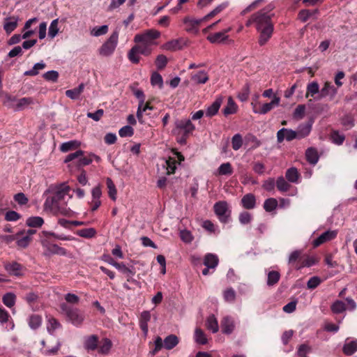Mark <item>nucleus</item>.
Instances as JSON below:
<instances>
[{"instance_id": "obj_1", "label": "nucleus", "mask_w": 357, "mask_h": 357, "mask_svg": "<svg viewBox=\"0 0 357 357\" xmlns=\"http://www.w3.org/2000/svg\"><path fill=\"white\" fill-rule=\"evenodd\" d=\"M273 8V7L269 5L254 13L246 24L247 26H250L251 24H255L256 29L259 33L258 43L260 46L266 45L272 37L274 25L271 20L273 14L271 13V11Z\"/></svg>"}, {"instance_id": "obj_2", "label": "nucleus", "mask_w": 357, "mask_h": 357, "mask_svg": "<svg viewBox=\"0 0 357 357\" xmlns=\"http://www.w3.org/2000/svg\"><path fill=\"white\" fill-rule=\"evenodd\" d=\"M69 190V186L63 183L57 186H51L45 192L52 193V195L47 197L44 203L45 208L50 209L54 214L70 217L72 211L67 206L66 200Z\"/></svg>"}, {"instance_id": "obj_3", "label": "nucleus", "mask_w": 357, "mask_h": 357, "mask_svg": "<svg viewBox=\"0 0 357 357\" xmlns=\"http://www.w3.org/2000/svg\"><path fill=\"white\" fill-rule=\"evenodd\" d=\"M62 313H63L68 320L75 326H79L84 320V313L79 309L63 303L60 305Z\"/></svg>"}, {"instance_id": "obj_4", "label": "nucleus", "mask_w": 357, "mask_h": 357, "mask_svg": "<svg viewBox=\"0 0 357 357\" xmlns=\"http://www.w3.org/2000/svg\"><path fill=\"white\" fill-rule=\"evenodd\" d=\"M151 46L142 43H137L134 45L128 53V58L132 63H138L140 60L139 54L149 56L151 54Z\"/></svg>"}, {"instance_id": "obj_5", "label": "nucleus", "mask_w": 357, "mask_h": 357, "mask_svg": "<svg viewBox=\"0 0 357 357\" xmlns=\"http://www.w3.org/2000/svg\"><path fill=\"white\" fill-rule=\"evenodd\" d=\"M75 160H76V165L78 168L89 165L92 162L91 153H89L88 155H84V151L82 150H77L74 153L68 154L66 157L64 162L68 163Z\"/></svg>"}, {"instance_id": "obj_6", "label": "nucleus", "mask_w": 357, "mask_h": 357, "mask_svg": "<svg viewBox=\"0 0 357 357\" xmlns=\"http://www.w3.org/2000/svg\"><path fill=\"white\" fill-rule=\"evenodd\" d=\"M118 39L119 31L116 29L100 48V54L105 56L111 55L116 47Z\"/></svg>"}, {"instance_id": "obj_7", "label": "nucleus", "mask_w": 357, "mask_h": 357, "mask_svg": "<svg viewBox=\"0 0 357 357\" xmlns=\"http://www.w3.org/2000/svg\"><path fill=\"white\" fill-rule=\"evenodd\" d=\"M160 33L154 29H149L145 32L139 34H136L134 38V41L136 43H142L149 46L154 44V40L158 38Z\"/></svg>"}, {"instance_id": "obj_8", "label": "nucleus", "mask_w": 357, "mask_h": 357, "mask_svg": "<svg viewBox=\"0 0 357 357\" xmlns=\"http://www.w3.org/2000/svg\"><path fill=\"white\" fill-rule=\"evenodd\" d=\"M280 98L276 96H273V100L270 102L260 105L259 102H252L253 112L256 114H265L272 110L275 106L279 105Z\"/></svg>"}, {"instance_id": "obj_9", "label": "nucleus", "mask_w": 357, "mask_h": 357, "mask_svg": "<svg viewBox=\"0 0 357 357\" xmlns=\"http://www.w3.org/2000/svg\"><path fill=\"white\" fill-rule=\"evenodd\" d=\"M213 208L215 213L221 222L227 223L229 222L231 211L229 209L227 202L220 201L216 202L214 204Z\"/></svg>"}, {"instance_id": "obj_10", "label": "nucleus", "mask_w": 357, "mask_h": 357, "mask_svg": "<svg viewBox=\"0 0 357 357\" xmlns=\"http://www.w3.org/2000/svg\"><path fill=\"white\" fill-rule=\"evenodd\" d=\"M176 130L178 131V133L182 132V139L185 141L186 138L195 129V126L192 124L190 120H180L175 123Z\"/></svg>"}, {"instance_id": "obj_11", "label": "nucleus", "mask_w": 357, "mask_h": 357, "mask_svg": "<svg viewBox=\"0 0 357 357\" xmlns=\"http://www.w3.org/2000/svg\"><path fill=\"white\" fill-rule=\"evenodd\" d=\"M4 268L10 275L21 277L24 274L26 268L16 261L6 262L4 264Z\"/></svg>"}, {"instance_id": "obj_12", "label": "nucleus", "mask_w": 357, "mask_h": 357, "mask_svg": "<svg viewBox=\"0 0 357 357\" xmlns=\"http://www.w3.org/2000/svg\"><path fill=\"white\" fill-rule=\"evenodd\" d=\"M286 139L287 141L290 142L294 139H298V133L291 129L282 128L277 132V140L278 143H281Z\"/></svg>"}, {"instance_id": "obj_13", "label": "nucleus", "mask_w": 357, "mask_h": 357, "mask_svg": "<svg viewBox=\"0 0 357 357\" xmlns=\"http://www.w3.org/2000/svg\"><path fill=\"white\" fill-rule=\"evenodd\" d=\"M337 234L336 231H326L314 239L312 245L314 248H317L327 241L334 239L337 236Z\"/></svg>"}, {"instance_id": "obj_14", "label": "nucleus", "mask_w": 357, "mask_h": 357, "mask_svg": "<svg viewBox=\"0 0 357 357\" xmlns=\"http://www.w3.org/2000/svg\"><path fill=\"white\" fill-rule=\"evenodd\" d=\"M98 344L99 337L97 335H91L84 338V347L88 352L98 350Z\"/></svg>"}, {"instance_id": "obj_15", "label": "nucleus", "mask_w": 357, "mask_h": 357, "mask_svg": "<svg viewBox=\"0 0 357 357\" xmlns=\"http://www.w3.org/2000/svg\"><path fill=\"white\" fill-rule=\"evenodd\" d=\"M256 196L252 193L245 194L241 200V204L245 209L252 210L256 207Z\"/></svg>"}, {"instance_id": "obj_16", "label": "nucleus", "mask_w": 357, "mask_h": 357, "mask_svg": "<svg viewBox=\"0 0 357 357\" xmlns=\"http://www.w3.org/2000/svg\"><path fill=\"white\" fill-rule=\"evenodd\" d=\"M205 21L203 18L195 20L186 17L183 19V23L185 25V31L188 32H197L199 24Z\"/></svg>"}, {"instance_id": "obj_17", "label": "nucleus", "mask_w": 357, "mask_h": 357, "mask_svg": "<svg viewBox=\"0 0 357 357\" xmlns=\"http://www.w3.org/2000/svg\"><path fill=\"white\" fill-rule=\"evenodd\" d=\"M231 29L229 27L222 31L210 34L207 36V40L211 43H220L224 42L228 38V36H227L226 33L230 31Z\"/></svg>"}, {"instance_id": "obj_18", "label": "nucleus", "mask_w": 357, "mask_h": 357, "mask_svg": "<svg viewBox=\"0 0 357 357\" xmlns=\"http://www.w3.org/2000/svg\"><path fill=\"white\" fill-rule=\"evenodd\" d=\"M185 45V42L183 38L172 40L163 45V48L168 51L174 52L181 50Z\"/></svg>"}, {"instance_id": "obj_19", "label": "nucleus", "mask_w": 357, "mask_h": 357, "mask_svg": "<svg viewBox=\"0 0 357 357\" xmlns=\"http://www.w3.org/2000/svg\"><path fill=\"white\" fill-rule=\"evenodd\" d=\"M234 327V321L231 317H225L221 321L222 332L225 334H231Z\"/></svg>"}, {"instance_id": "obj_20", "label": "nucleus", "mask_w": 357, "mask_h": 357, "mask_svg": "<svg viewBox=\"0 0 357 357\" xmlns=\"http://www.w3.org/2000/svg\"><path fill=\"white\" fill-rule=\"evenodd\" d=\"M357 351V340H349L347 339L342 348L346 356H351Z\"/></svg>"}, {"instance_id": "obj_21", "label": "nucleus", "mask_w": 357, "mask_h": 357, "mask_svg": "<svg viewBox=\"0 0 357 357\" xmlns=\"http://www.w3.org/2000/svg\"><path fill=\"white\" fill-rule=\"evenodd\" d=\"M219 263V259L216 255L212 253H207L204 258V265L211 268V269H215Z\"/></svg>"}, {"instance_id": "obj_22", "label": "nucleus", "mask_w": 357, "mask_h": 357, "mask_svg": "<svg viewBox=\"0 0 357 357\" xmlns=\"http://www.w3.org/2000/svg\"><path fill=\"white\" fill-rule=\"evenodd\" d=\"M151 313L149 311H143L139 317V326L144 334L148 333V323L151 320Z\"/></svg>"}, {"instance_id": "obj_23", "label": "nucleus", "mask_w": 357, "mask_h": 357, "mask_svg": "<svg viewBox=\"0 0 357 357\" xmlns=\"http://www.w3.org/2000/svg\"><path fill=\"white\" fill-rule=\"evenodd\" d=\"M32 238L24 234V231L17 233V245L21 248H26L31 242Z\"/></svg>"}, {"instance_id": "obj_24", "label": "nucleus", "mask_w": 357, "mask_h": 357, "mask_svg": "<svg viewBox=\"0 0 357 357\" xmlns=\"http://www.w3.org/2000/svg\"><path fill=\"white\" fill-rule=\"evenodd\" d=\"M81 145V142L77 140H70L60 145L59 150L63 153H67L70 151L77 149Z\"/></svg>"}, {"instance_id": "obj_25", "label": "nucleus", "mask_w": 357, "mask_h": 357, "mask_svg": "<svg viewBox=\"0 0 357 357\" xmlns=\"http://www.w3.org/2000/svg\"><path fill=\"white\" fill-rule=\"evenodd\" d=\"M46 247L47 252L52 255H58L61 256H66L67 255V250L56 244L48 242L47 243Z\"/></svg>"}, {"instance_id": "obj_26", "label": "nucleus", "mask_w": 357, "mask_h": 357, "mask_svg": "<svg viewBox=\"0 0 357 357\" xmlns=\"http://www.w3.org/2000/svg\"><path fill=\"white\" fill-rule=\"evenodd\" d=\"M229 5V1H225L218 6H217L212 11H211L208 14L203 17L204 20H208L213 17H214L218 14L220 13L225 9H226Z\"/></svg>"}, {"instance_id": "obj_27", "label": "nucleus", "mask_w": 357, "mask_h": 357, "mask_svg": "<svg viewBox=\"0 0 357 357\" xmlns=\"http://www.w3.org/2000/svg\"><path fill=\"white\" fill-rule=\"evenodd\" d=\"M112 346V341L108 338H103L99 340L98 351L100 354H107L109 353Z\"/></svg>"}, {"instance_id": "obj_28", "label": "nucleus", "mask_w": 357, "mask_h": 357, "mask_svg": "<svg viewBox=\"0 0 357 357\" xmlns=\"http://www.w3.org/2000/svg\"><path fill=\"white\" fill-rule=\"evenodd\" d=\"M237 109L238 106L236 103L234 102V100L231 96L229 97L227 100V104L223 109L224 115L227 116L228 115L235 114L236 113Z\"/></svg>"}, {"instance_id": "obj_29", "label": "nucleus", "mask_w": 357, "mask_h": 357, "mask_svg": "<svg viewBox=\"0 0 357 357\" xmlns=\"http://www.w3.org/2000/svg\"><path fill=\"white\" fill-rule=\"evenodd\" d=\"M208 75L204 70H200L192 74L191 79L196 84H205L208 80Z\"/></svg>"}, {"instance_id": "obj_30", "label": "nucleus", "mask_w": 357, "mask_h": 357, "mask_svg": "<svg viewBox=\"0 0 357 357\" xmlns=\"http://www.w3.org/2000/svg\"><path fill=\"white\" fill-rule=\"evenodd\" d=\"M222 104V99L220 98H217L206 109V115L211 117L215 115Z\"/></svg>"}, {"instance_id": "obj_31", "label": "nucleus", "mask_w": 357, "mask_h": 357, "mask_svg": "<svg viewBox=\"0 0 357 357\" xmlns=\"http://www.w3.org/2000/svg\"><path fill=\"white\" fill-rule=\"evenodd\" d=\"M178 342L179 340L176 335H169L164 340V347L167 350H170L175 347Z\"/></svg>"}, {"instance_id": "obj_32", "label": "nucleus", "mask_w": 357, "mask_h": 357, "mask_svg": "<svg viewBox=\"0 0 357 357\" xmlns=\"http://www.w3.org/2000/svg\"><path fill=\"white\" fill-rule=\"evenodd\" d=\"M319 10L317 9H314L312 10L303 9L299 11L298 17V19L303 22H307L311 17L318 13Z\"/></svg>"}, {"instance_id": "obj_33", "label": "nucleus", "mask_w": 357, "mask_h": 357, "mask_svg": "<svg viewBox=\"0 0 357 357\" xmlns=\"http://www.w3.org/2000/svg\"><path fill=\"white\" fill-rule=\"evenodd\" d=\"M312 126L309 123L301 124L298 126L296 132L298 133V139H301L307 137L311 131Z\"/></svg>"}, {"instance_id": "obj_34", "label": "nucleus", "mask_w": 357, "mask_h": 357, "mask_svg": "<svg viewBox=\"0 0 357 357\" xmlns=\"http://www.w3.org/2000/svg\"><path fill=\"white\" fill-rule=\"evenodd\" d=\"M233 174V168L230 162H225L220 165L217 170L218 175H231Z\"/></svg>"}, {"instance_id": "obj_35", "label": "nucleus", "mask_w": 357, "mask_h": 357, "mask_svg": "<svg viewBox=\"0 0 357 357\" xmlns=\"http://www.w3.org/2000/svg\"><path fill=\"white\" fill-rule=\"evenodd\" d=\"M17 26V19L15 17L6 19L3 28L7 33H10L13 31Z\"/></svg>"}, {"instance_id": "obj_36", "label": "nucleus", "mask_w": 357, "mask_h": 357, "mask_svg": "<svg viewBox=\"0 0 357 357\" xmlns=\"http://www.w3.org/2000/svg\"><path fill=\"white\" fill-rule=\"evenodd\" d=\"M3 303L8 307H13L16 302V296L11 292L5 294L2 298Z\"/></svg>"}, {"instance_id": "obj_37", "label": "nucleus", "mask_w": 357, "mask_h": 357, "mask_svg": "<svg viewBox=\"0 0 357 357\" xmlns=\"http://www.w3.org/2000/svg\"><path fill=\"white\" fill-rule=\"evenodd\" d=\"M305 155H306L307 160L310 164L315 165L318 162L319 156L317 154V151L315 149L308 148L306 150Z\"/></svg>"}, {"instance_id": "obj_38", "label": "nucleus", "mask_w": 357, "mask_h": 357, "mask_svg": "<svg viewBox=\"0 0 357 357\" xmlns=\"http://www.w3.org/2000/svg\"><path fill=\"white\" fill-rule=\"evenodd\" d=\"M206 328L211 331L213 333H217L218 331V320L214 315H210L206 322Z\"/></svg>"}, {"instance_id": "obj_39", "label": "nucleus", "mask_w": 357, "mask_h": 357, "mask_svg": "<svg viewBox=\"0 0 357 357\" xmlns=\"http://www.w3.org/2000/svg\"><path fill=\"white\" fill-rule=\"evenodd\" d=\"M44 223V220L39 216L29 218L26 221V225L29 227H40Z\"/></svg>"}, {"instance_id": "obj_40", "label": "nucleus", "mask_w": 357, "mask_h": 357, "mask_svg": "<svg viewBox=\"0 0 357 357\" xmlns=\"http://www.w3.org/2000/svg\"><path fill=\"white\" fill-rule=\"evenodd\" d=\"M46 67V64L45 63L40 62L36 63L32 69L25 71L24 75L25 76H36L39 73L40 70H43Z\"/></svg>"}, {"instance_id": "obj_41", "label": "nucleus", "mask_w": 357, "mask_h": 357, "mask_svg": "<svg viewBox=\"0 0 357 357\" xmlns=\"http://www.w3.org/2000/svg\"><path fill=\"white\" fill-rule=\"evenodd\" d=\"M106 185L108 189L109 197L113 200L116 199L117 190L116 186L110 178H107L106 180Z\"/></svg>"}, {"instance_id": "obj_42", "label": "nucleus", "mask_w": 357, "mask_h": 357, "mask_svg": "<svg viewBox=\"0 0 357 357\" xmlns=\"http://www.w3.org/2000/svg\"><path fill=\"white\" fill-rule=\"evenodd\" d=\"M285 176L289 181L296 183L299 177V173L296 168L291 167L287 170Z\"/></svg>"}, {"instance_id": "obj_43", "label": "nucleus", "mask_w": 357, "mask_h": 357, "mask_svg": "<svg viewBox=\"0 0 357 357\" xmlns=\"http://www.w3.org/2000/svg\"><path fill=\"white\" fill-rule=\"evenodd\" d=\"M76 234L81 237L91 238L96 236V231L93 228H84L77 230Z\"/></svg>"}, {"instance_id": "obj_44", "label": "nucleus", "mask_w": 357, "mask_h": 357, "mask_svg": "<svg viewBox=\"0 0 357 357\" xmlns=\"http://www.w3.org/2000/svg\"><path fill=\"white\" fill-rule=\"evenodd\" d=\"M61 325L57 319L54 317H50L47 320V329L50 334H53L54 332L59 328H61Z\"/></svg>"}, {"instance_id": "obj_45", "label": "nucleus", "mask_w": 357, "mask_h": 357, "mask_svg": "<svg viewBox=\"0 0 357 357\" xmlns=\"http://www.w3.org/2000/svg\"><path fill=\"white\" fill-rule=\"evenodd\" d=\"M280 278V274L278 271H271L268 273L267 284L268 286H273L276 284Z\"/></svg>"}, {"instance_id": "obj_46", "label": "nucleus", "mask_w": 357, "mask_h": 357, "mask_svg": "<svg viewBox=\"0 0 357 357\" xmlns=\"http://www.w3.org/2000/svg\"><path fill=\"white\" fill-rule=\"evenodd\" d=\"M195 340L197 343L199 344H206L207 343V338L206 337L204 331L199 328H197L195 331Z\"/></svg>"}, {"instance_id": "obj_47", "label": "nucleus", "mask_w": 357, "mask_h": 357, "mask_svg": "<svg viewBox=\"0 0 357 357\" xmlns=\"http://www.w3.org/2000/svg\"><path fill=\"white\" fill-rule=\"evenodd\" d=\"M116 268L126 275L127 278H132L135 273L134 268H129L123 262H119L118 264H116Z\"/></svg>"}, {"instance_id": "obj_48", "label": "nucleus", "mask_w": 357, "mask_h": 357, "mask_svg": "<svg viewBox=\"0 0 357 357\" xmlns=\"http://www.w3.org/2000/svg\"><path fill=\"white\" fill-rule=\"evenodd\" d=\"M319 91V86L317 82H312L307 84V92L305 97L308 96L314 97L315 94L318 93Z\"/></svg>"}, {"instance_id": "obj_49", "label": "nucleus", "mask_w": 357, "mask_h": 357, "mask_svg": "<svg viewBox=\"0 0 357 357\" xmlns=\"http://www.w3.org/2000/svg\"><path fill=\"white\" fill-rule=\"evenodd\" d=\"M278 206V201L275 198H268L264 201V208L267 212L274 211Z\"/></svg>"}, {"instance_id": "obj_50", "label": "nucleus", "mask_w": 357, "mask_h": 357, "mask_svg": "<svg viewBox=\"0 0 357 357\" xmlns=\"http://www.w3.org/2000/svg\"><path fill=\"white\" fill-rule=\"evenodd\" d=\"M275 185L278 190L280 192H287L291 187V185L282 176L278 178Z\"/></svg>"}, {"instance_id": "obj_51", "label": "nucleus", "mask_w": 357, "mask_h": 357, "mask_svg": "<svg viewBox=\"0 0 357 357\" xmlns=\"http://www.w3.org/2000/svg\"><path fill=\"white\" fill-rule=\"evenodd\" d=\"M42 323V317L38 314H32L29 319V325L33 329L38 328Z\"/></svg>"}, {"instance_id": "obj_52", "label": "nucleus", "mask_w": 357, "mask_h": 357, "mask_svg": "<svg viewBox=\"0 0 357 357\" xmlns=\"http://www.w3.org/2000/svg\"><path fill=\"white\" fill-rule=\"evenodd\" d=\"M331 310L333 313L340 314L346 310L347 307L345 303L342 301H335L331 307Z\"/></svg>"}, {"instance_id": "obj_53", "label": "nucleus", "mask_w": 357, "mask_h": 357, "mask_svg": "<svg viewBox=\"0 0 357 357\" xmlns=\"http://www.w3.org/2000/svg\"><path fill=\"white\" fill-rule=\"evenodd\" d=\"M38 298L39 297L38 294L33 291H30L23 297V299L29 304L30 307L33 308L34 304L37 302Z\"/></svg>"}, {"instance_id": "obj_54", "label": "nucleus", "mask_w": 357, "mask_h": 357, "mask_svg": "<svg viewBox=\"0 0 357 357\" xmlns=\"http://www.w3.org/2000/svg\"><path fill=\"white\" fill-rule=\"evenodd\" d=\"M44 236L47 238L52 236L56 239L62 240V241H73L75 240V238L72 236H66L63 234H57L51 231H43Z\"/></svg>"}, {"instance_id": "obj_55", "label": "nucleus", "mask_w": 357, "mask_h": 357, "mask_svg": "<svg viewBox=\"0 0 357 357\" xmlns=\"http://www.w3.org/2000/svg\"><path fill=\"white\" fill-rule=\"evenodd\" d=\"M168 63V60L166 56L164 54H159L155 59V63L159 70H163Z\"/></svg>"}, {"instance_id": "obj_56", "label": "nucleus", "mask_w": 357, "mask_h": 357, "mask_svg": "<svg viewBox=\"0 0 357 357\" xmlns=\"http://www.w3.org/2000/svg\"><path fill=\"white\" fill-rule=\"evenodd\" d=\"M109 27L107 25H102L101 26H95L91 31V34L93 36H100L105 35L107 33Z\"/></svg>"}, {"instance_id": "obj_57", "label": "nucleus", "mask_w": 357, "mask_h": 357, "mask_svg": "<svg viewBox=\"0 0 357 357\" xmlns=\"http://www.w3.org/2000/svg\"><path fill=\"white\" fill-rule=\"evenodd\" d=\"M176 160L174 158L169 157L166 160L167 174L170 175L175 173L176 169Z\"/></svg>"}, {"instance_id": "obj_58", "label": "nucleus", "mask_w": 357, "mask_h": 357, "mask_svg": "<svg viewBox=\"0 0 357 357\" xmlns=\"http://www.w3.org/2000/svg\"><path fill=\"white\" fill-rule=\"evenodd\" d=\"M243 145V138L240 134H236L231 139V146L234 150H238Z\"/></svg>"}, {"instance_id": "obj_59", "label": "nucleus", "mask_w": 357, "mask_h": 357, "mask_svg": "<svg viewBox=\"0 0 357 357\" xmlns=\"http://www.w3.org/2000/svg\"><path fill=\"white\" fill-rule=\"evenodd\" d=\"M58 24H59V19H55L51 22L50 27H49V31H48V35L50 38H54L56 36V34L58 33V32H59Z\"/></svg>"}, {"instance_id": "obj_60", "label": "nucleus", "mask_w": 357, "mask_h": 357, "mask_svg": "<svg viewBox=\"0 0 357 357\" xmlns=\"http://www.w3.org/2000/svg\"><path fill=\"white\" fill-rule=\"evenodd\" d=\"M151 82L152 85H158L160 89L163 86V79L162 76L157 72L152 73L151 77Z\"/></svg>"}, {"instance_id": "obj_61", "label": "nucleus", "mask_w": 357, "mask_h": 357, "mask_svg": "<svg viewBox=\"0 0 357 357\" xmlns=\"http://www.w3.org/2000/svg\"><path fill=\"white\" fill-rule=\"evenodd\" d=\"M119 134L121 137H131L134 134V129L130 126H125L119 130Z\"/></svg>"}, {"instance_id": "obj_62", "label": "nucleus", "mask_w": 357, "mask_h": 357, "mask_svg": "<svg viewBox=\"0 0 357 357\" xmlns=\"http://www.w3.org/2000/svg\"><path fill=\"white\" fill-rule=\"evenodd\" d=\"M321 282V280L318 276H313L309 279L307 283V287L309 289H314Z\"/></svg>"}, {"instance_id": "obj_63", "label": "nucleus", "mask_w": 357, "mask_h": 357, "mask_svg": "<svg viewBox=\"0 0 357 357\" xmlns=\"http://www.w3.org/2000/svg\"><path fill=\"white\" fill-rule=\"evenodd\" d=\"M344 135H340L338 131H333L331 133V139L337 145H341L344 141Z\"/></svg>"}, {"instance_id": "obj_64", "label": "nucleus", "mask_w": 357, "mask_h": 357, "mask_svg": "<svg viewBox=\"0 0 357 357\" xmlns=\"http://www.w3.org/2000/svg\"><path fill=\"white\" fill-rule=\"evenodd\" d=\"M43 78L47 81L56 82L59 78V73L56 70H50L43 74Z\"/></svg>"}]
</instances>
